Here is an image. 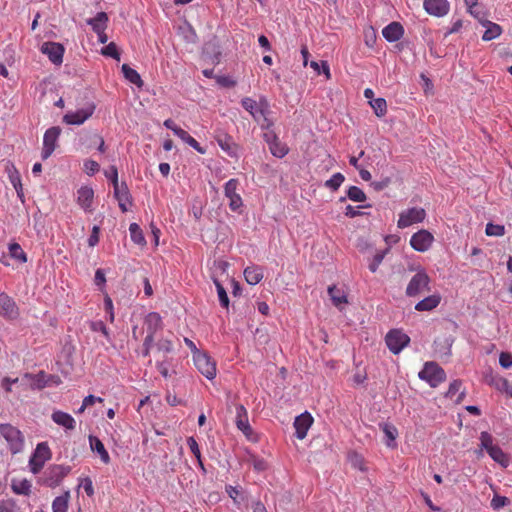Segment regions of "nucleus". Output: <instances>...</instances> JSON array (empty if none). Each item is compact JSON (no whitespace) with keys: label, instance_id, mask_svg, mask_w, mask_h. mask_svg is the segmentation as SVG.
<instances>
[{"label":"nucleus","instance_id":"nucleus-1","mask_svg":"<svg viewBox=\"0 0 512 512\" xmlns=\"http://www.w3.org/2000/svg\"><path fill=\"white\" fill-rule=\"evenodd\" d=\"M71 467L63 464H52L39 476L37 483L49 488L59 486L70 473Z\"/></svg>","mask_w":512,"mask_h":512},{"label":"nucleus","instance_id":"nucleus-2","mask_svg":"<svg viewBox=\"0 0 512 512\" xmlns=\"http://www.w3.org/2000/svg\"><path fill=\"white\" fill-rule=\"evenodd\" d=\"M0 435L7 441L12 454H17L23 450L24 436L18 428L11 424H1Z\"/></svg>","mask_w":512,"mask_h":512},{"label":"nucleus","instance_id":"nucleus-3","mask_svg":"<svg viewBox=\"0 0 512 512\" xmlns=\"http://www.w3.org/2000/svg\"><path fill=\"white\" fill-rule=\"evenodd\" d=\"M431 279L424 269H419L411 278L406 288L408 297H417L424 292L430 291Z\"/></svg>","mask_w":512,"mask_h":512},{"label":"nucleus","instance_id":"nucleus-4","mask_svg":"<svg viewBox=\"0 0 512 512\" xmlns=\"http://www.w3.org/2000/svg\"><path fill=\"white\" fill-rule=\"evenodd\" d=\"M52 457V452L47 442L37 444L35 451L29 459V468L33 474H38L45 463Z\"/></svg>","mask_w":512,"mask_h":512},{"label":"nucleus","instance_id":"nucleus-5","mask_svg":"<svg viewBox=\"0 0 512 512\" xmlns=\"http://www.w3.org/2000/svg\"><path fill=\"white\" fill-rule=\"evenodd\" d=\"M418 376L428 382L431 387H437L446 379L445 371L435 362H426Z\"/></svg>","mask_w":512,"mask_h":512},{"label":"nucleus","instance_id":"nucleus-6","mask_svg":"<svg viewBox=\"0 0 512 512\" xmlns=\"http://www.w3.org/2000/svg\"><path fill=\"white\" fill-rule=\"evenodd\" d=\"M385 342L388 349L393 354H399L410 343V337L399 329L390 330L386 337Z\"/></svg>","mask_w":512,"mask_h":512},{"label":"nucleus","instance_id":"nucleus-7","mask_svg":"<svg viewBox=\"0 0 512 512\" xmlns=\"http://www.w3.org/2000/svg\"><path fill=\"white\" fill-rule=\"evenodd\" d=\"M193 361L197 370L207 379L212 380L216 377V362L206 352L202 351L194 355Z\"/></svg>","mask_w":512,"mask_h":512},{"label":"nucleus","instance_id":"nucleus-8","mask_svg":"<svg viewBox=\"0 0 512 512\" xmlns=\"http://www.w3.org/2000/svg\"><path fill=\"white\" fill-rule=\"evenodd\" d=\"M95 109V103L89 102L77 111H70L66 113L63 116V122L68 125H81L93 115Z\"/></svg>","mask_w":512,"mask_h":512},{"label":"nucleus","instance_id":"nucleus-9","mask_svg":"<svg viewBox=\"0 0 512 512\" xmlns=\"http://www.w3.org/2000/svg\"><path fill=\"white\" fill-rule=\"evenodd\" d=\"M426 217L423 208L413 207L400 213L397 226L401 229L409 227L413 224L422 222Z\"/></svg>","mask_w":512,"mask_h":512},{"label":"nucleus","instance_id":"nucleus-10","mask_svg":"<svg viewBox=\"0 0 512 512\" xmlns=\"http://www.w3.org/2000/svg\"><path fill=\"white\" fill-rule=\"evenodd\" d=\"M239 187V180L232 178L225 183L224 195L229 199V208L233 212H239L243 205L242 198L237 192Z\"/></svg>","mask_w":512,"mask_h":512},{"label":"nucleus","instance_id":"nucleus-11","mask_svg":"<svg viewBox=\"0 0 512 512\" xmlns=\"http://www.w3.org/2000/svg\"><path fill=\"white\" fill-rule=\"evenodd\" d=\"M242 107L248 111L251 116L259 121V115L269 113V103L266 98L262 97L259 101H256L250 97H245L241 101Z\"/></svg>","mask_w":512,"mask_h":512},{"label":"nucleus","instance_id":"nucleus-12","mask_svg":"<svg viewBox=\"0 0 512 512\" xmlns=\"http://www.w3.org/2000/svg\"><path fill=\"white\" fill-rule=\"evenodd\" d=\"M434 242V236L428 230L422 229L410 238L411 247L418 252H426Z\"/></svg>","mask_w":512,"mask_h":512},{"label":"nucleus","instance_id":"nucleus-13","mask_svg":"<svg viewBox=\"0 0 512 512\" xmlns=\"http://www.w3.org/2000/svg\"><path fill=\"white\" fill-rule=\"evenodd\" d=\"M61 134V129L54 126L46 130L43 137L42 159L49 158L57 146V140Z\"/></svg>","mask_w":512,"mask_h":512},{"label":"nucleus","instance_id":"nucleus-14","mask_svg":"<svg viewBox=\"0 0 512 512\" xmlns=\"http://www.w3.org/2000/svg\"><path fill=\"white\" fill-rule=\"evenodd\" d=\"M19 308L16 302L6 293H0V315L6 319L14 320L19 317Z\"/></svg>","mask_w":512,"mask_h":512},{"label":"nucleus","instance_id":"nucleus-15","mask_svg":"<svg viewBox=\"0 0 512 512\" xmlns=\"http://www.w3.org/2000/svg\"><path fill=\"white\" fill-rule=\"evenodd\" d=\"M64 51L63 45L57 42H45L41 46V52L47 55L55 65H60L63 62Z\"/></svg>","mask_w":512,"mask_h":512},{"label":"nucleus","instance_id":"nucleus-16","mask_svg":"<svg viewBox=\"0 0 512 512\" xmlns=\"http://www.w3.org/2000/svg\"><path fill=\"white\" fill-rule=\"evenodd\" d=\"M423 7L429 15L443 17L449 12L450 5L447 0H424Z\"/></svg>","mask_w":512,"mask_h":512},{"label":"nucleus","instance_id":"nucleus-17","mask_svg":"<svg viewBox=\"0 0 512 512\" xmlns=\"http://www.w3.org/2000/svg\"><path fill=\"white\" fill-rule=\"evenodd\" d=\"M313 417L309 412H304L297 416L294 421L296 437L300 440L307 436L308 430L313 424Z\"/></svg>","mask_w":512,"mask_h":512},{"label":"nucleus","instance_id":"nucleus-18","mask_svg":"<svg viewBox=\"0 0 512 512\" xmlns=\"http://www.w3.org/2000/svg\"><path fill=\"white\" fill-rule=\"evenodd\" d=\"M236 426L249 440H252L253 430L248 421V413L241 404L236 406Z\"/></svg>","mask_w":512,"mask_h":512},{"label":"nucleus","instance_id":"nucleus-19","mask_svg":"<svg viewBox=\"0 0 512 512\" xmlns=\"http://www.w3.org/2000/svg\"><path fill=\"white\" fill-rule=\"evenodd\" d=\"M77 204L85 211L92 212L94 191L91 187L82 186L77 190Z\"/></svg>","mask_w":512,"mask_h":512},{"label":"nucleus","instance_id":"nucleus-20","mask_svg":"<svg viewBox=\"0 0 512 512\" xmlns=\"http://www.w3.org/2000/svg\"><path fill=\"white\" fill-rule=\"evenodd\" d=\"M215 140L217 141L220 148L229 156H237V145L235 144L232 136L224 131H217L215 134Z\"/></svg>","mask_w":512,"mask_h":512},{"label":"nucleus","instance_id":"nucleus-21","mask_svg":"<svg viewBox=\"0 0 512 512\" xmlns=\"http://www.w3.org/2000/svg\"><path fill=\"white\" fill-rule=\"evenodd\" d=\"M328 294L333 305L339 310H343L344 306L348 304L347 294L343 289L338 288L336 285L328 287Z\"/></svg>","mask_w":512,"mask_h":512},{"label":"nucleus","instance_id":"nucleus-22","mask_svg":"<svg viewBox=\"0 0 512 512\" xmlns=\"http://www.w3.org/2000/svg\"><path fill=\"white\" fill-rule=\"evenodd\" d=\"M403 34V26L398 22H391L382 30L383 37L389 42L398 41Z\"/></svg>","mask_w":512,"mask_h":512},{"label":"nucleus","instance_id":"nucleus-23","mask_svg":"<svg viewBox=\"0 0 512 512\" xmlns=\"http://www.w3.org/2000/svg\"><path fill=\"white\" fill-rule=\"evenodd\" d=\"M52 420L59 426L67 430H74L76 426L75 419L68 413L63 411H54L51 415Z\"/></svg>","mask_w":512,"mask_h":512},{"label":"nucleus","instance_id":"nucleus-24","mask_svg":"<svg viewBox=\"0 0 512 512\" xmlns=\"http://www.w3.org/2000/svg\"><path fill=\"white\" fill-rule=\"evenodd\" d=\"M244 277L248 284L256 285L261 282L264 277L263 269L257 265L248 266L244 270Z\"/></svg>","mask_w":512,"mask_h":512},{"label":"nucleus","instance_id":"nucleus-25","mask_svg":"<svg viewBox=\"0 0 512 512\" xmlns=\"http://www.w3.org/2000/svg\"><path fill=\"white\" fill-rule=\"evenodd\" d=\"M441 302V296L439 294H432L415 305L417 311H431L436 308Z\"/></svg>","mask_w":512,"mask_h":512},{"label":"nucleus","instance_id":"nucleus-26","mask_svg":"<svg viewBox=\"0 0 512 512\" xmlns=\"http://www.w3.org/2000/svg\"><path fill=\"white\" fill-rule=\"evenodd\" d=\"M148 334H153L162 328V318L157 312L149 313L144 320Z\"/></svg>","mask_w":512,"mask_h":512},{"label":"nucleus","instance_id":"nucleus-27","mask_svg":"<svg viewBox=\"0 0 512 512\" xmlns=\"http://www.w3.org/2000/svg\"><path fill=\"white\" fill-rule=\"evenodd\" d=\"M174 134L200 154L206 153V150L184 129L178 127Z\"/></svg>","mask_w":512,"mask_h":512},{"label":"nucleus","instance_id":"nucleus-28","mask_svg":"<svg viewBox=\"0 0 512 512\" xmlns=\"http://www.w3.org/2000/svg\"><path fill=\"white\" fill-rule=\"evenodd\" d=\"M482 25L486 27V30L482 36V39L484 41H490L497 37H499L502 33V28L500 25L493 23L491 21H484L482 22Z\"/></svg>","mask_w":512,"mask_h":512},{"label":"nucleus","instance_id":"nucleus-29","mask_svg":"<svg viewBox=\"0 0 512 512\" xmlns=\"http://www.w3.org/2000/svg\"><path fill=\"white\" fill-rule=\"evenodd\" d=\"M90 446L93 451H96L103 463L108 464L110 462V456L104 447V444L97 437H90Z\"/></svg>","mask_w":512,"mask_h":512},{"label":"nucleus","instance_id":"nucleus-30","mask_svg":"<svg viewBox=\"0 0 512 512\" xmlns=\"http://www.w3.org/2000/svg\"><path fill=\"white\" fill-rule=\"evenodd\" d=\"M108 16L105 12H99L94 18L87 20V23L92 26L94 32H102L106 30Z\"/></svg>","mask_w":512,"mask_h":512},{"label":"nucleus","instance_id":"nucleus-31","mask_svg":"<svg viewBox=\"0 0 512 512\" xmlns=\"http://www.w3.org/2000/svg\"><path fill=\"white\" fill-rule=\"evenodd\" d=\"M69 499V491H65L62 495L56 497L52 502V512H67Z\"/></svg>","mask_w":512,"mask_h":512},{"label":"nucleus","instance_id":"nucleus-32","mask_svg":"<svg viewBox=\"0 0 512 512\" xmlns=\"http://www.w3.org/2000/svg\"><path fill=\"white\" fill-rule=\"evenodd\" d=\"M31 482L27 479L12 480L11 488L18 495H29L31 493Z\"/></svg>","mask_w":512,"mask_h":512},{"label":"nucleus","instance_id":"nucleus-33","mask_svg":"<svg viewBox=\"0 0 512 512\" xmlns=\"http://www.w3.org/2000/svg\"><path fill=\"white\" fill-rule=\"evenodd\" d=\"M122 72L124 74V77L129 81L131 82L132 84L138 86V87H142L143 86V81L141 79V76L139 75V73L134 70L133 68H131L128 64H123L122 65Z\"/></svg>","mask_w":512,"mask_h":512},{"label":"nucleus","instance_id":"nucleus-34","mask_svg":"<svg viewBox=\"0 0 512 512\" xmlns=\"http://www.w3.org/2000/svg\"><path fill=\"white\" fill-rule=\"evenodd\" d=\"M114 196L118 202H132V197L125 182L113 186Z\"/></svg>","mask_w":512,"mask_h":512},{"label":"nucleus","instance_id":"nucleus-35","mask_svg":"<svg viewBox=\"0 0 512 512\" xmlns=\"http://www.w3.org/2000/svg\"><path fill=\"white\" fill-rule=\"evenodd\" d=\"M380 427L387 438L386 445L394 448L396 446L395 439L398 435L396 427L388 423L380 424Z\"/></svg>","mask_w":512,"mask_h":512},{"label":"nucleus","instance_id":"nucleus-36","mask_svg":"<svg viewBox=\"0 0 512 512\" xmlns=\"http://www.w3.org/2000/svg\"><path fill=\"white\" fill-rule=\"evenodd\" d=\"M8 251L11 258L17 260L20 263L27 262V254L18 243H10L8 246Z\"/></svg>","mask_w":512,"mask_h":512},{"label":"nucleus","instance_id":"nucleus-37","mask_svg":"<svg viewBox=\"0 0 512 512\" xmlns=\"http://www.w3.org/2000/svg\"><path fill=\"white\" fill-rule=\"evenodd\" d=\"M131 240L138 245H145L146 240L143 235L142 229L137 223H131L129 226Z\"/></svg>","mask_w":512,"mask_h":512},{"label":"nucleus","instance_id":"nucleus-38","mask_svg":"<svg viewBox=\"0 0 512 512\" xmlns=\"http://www.w3.org/2000/svg\"><path fill=\"white\" fill-rule=\"evenodd\" d=\"M489 456L498 464L503 467H507L509 464V459L507 455L503 452V450L497 445L494 449H491L488 452Z\"/></svg>","mask_w":512,"mask_h":512},{"label":"nucleus","instance_id":"nucleus-39","mask_svg":"<svg viewBox=\"0 0 512 512\" xmlns=\"http://www.w3.org/2000/svg\"><path fill=\"white\" fill-rule=\"evenodd\" d=\"M270 152L273 156L283 158L288 154V147L283 144L279 139L269 145Z\"/></svg>","mask_w":512,"mask_h":512},{"label":"nucleus","instance_id":"nucleus-40","mask_svg":"<svg viewBox=\"0 0 512 512\" xmlns=\"http://www.w3.org/2000/svg\"><path fill=\"white\" fill-rule=\"evenodd\" d=\"M370 106L378 117H383L387 113V103L384 98H377L369 101Z\"/></svg>","mask_w":512,"mask_h":512},{"label":"nucleus","instance_id":"nucleus-41","mask_svg":"<svg viewBox=\"0 0 512 512\" xmlns=\"http://www.w3.org/2000/svg\"><path fill=\"white\" fill-rule=\"evenodd\" d=\"M347 197L354 202H364L367 199L364 191L357 186H350L348 188Z\"/></svg>","mask_w":512,"mask_h":512},{"label":"nucleus","instance_id":"nucleus-42","mask_svg":"<svg viewBox=\"0 0 512 512\" xmlns=\"http://www.w3.org/2000/svg\"><path fill=\"white\" fill-rule=\"evenodd\" d=\"M5 171L8 174V178L13 186H20L21 176L18 170L12 163H7L5 166Z\"/></svg>","mask_w":512,"mask_h":512},{"label":"nucleus","instance_id":"nucleus-43","mask_svg":"<svg viewBox=\"0 0 512 512\" xmlns=\"http://www.w3.org/2000/svg\"><path fill=\"white\" fill-rule=\"evenodd\" d=\"M345 177L342 173H335L330 179L325 182V187L331 189L332 191L338 190L341 184L344 182Z\"/></svg>","mask_w":512,"mask_h":512},{"label":"nucleus","instance_id":"nucleus-44","mask_svg":"<svg viewBox=\"0 0 512 512\" xmlns=\"http://www.w3.org/2000/svg\"><path fill=\"white\" fill-rule=\"evenodd\" d=\"M187 445H188L190 451L192 452V454L196 457V459L199 463V466L202 469H204L203 462L201 459V452H200L199 445H198L196 439L194 437H188Z\"/></svg>","mask_w":512,"mask_h":512},{"label":"nucleus","instance_id":"nucleus-45","mask_svg":"<svg viewBox=\"0 0 512 512\" xmlns=\"http://www.w3.org/2000/svg\"><path fill=\"white\" fill-rule=\"evenodd\" d=\"M487 236L501 237L505 234V227L500 224L488 223L485 228Z\"/></svg>","mask_w":512,"mask_h":512},{"label":"nucleus","instance_id":"nucleus-46","mask_svg":"<svg viewBox=\"0 0 512 512\" xmlns=\"http://www.w3.org/2000/svg\"><path fill=\"white\" fill-rule=\"evenodd\" d=\"M480 446L482 449L486 450L487 453L494 449L497 445L493 444V437L490 433L484 431L480 434Z\"/></svg>","mask_w":512,"mask_h":512},{"label":"nucleus","instance_id":"nucleus-47","mask_svg":"<svg viewBox=\"0 0 512 512\" xmlns=\"http://www.w3.org/2000/svg\"><path fill=\"white\" fill-rule=\"evenodd\" d=\"M310 67L313 68L317 74L323 73L326 79L329 80L331 78L330 68L327 61H321L320 64L316 61H312L310 63Z\"/></svg>","mask_w":512,"mask_h":512},{"label":"nucleus","instance_id":"nucleus-48","mask_svg":"<svg viewBox=\"0 0 512 512\" xmlns=\"http://www.w3.org/2000/svg\"><path fill=\"white\" fill-rule=\"evenodd\" d=\"M214 283H215V286L217 289L218 298H219V302H220L221 306L224 308H228L229 298H228L225 288L218 280H214Z\"/></svg>","mask_w":512,"mask_h":512},{"label":"nucleus","instance_id":"nucleus-49","mask_svg":"<svg viewBox=\"0 0 512 512\" xmlns=\"http://www.w3.org/2000/svg\"><path fill=\"white\" fill-rule=\"evenodd\" d=\"M510 503L509 498L495 494L491 500V507L494 510H499Z\"/></svg>","mask_w":512,"mask_h":512},{"label":"nucleus","instance_id":"nucleus-50","mask_svg":"<svg viewBox=\"0 0 512 512\" xmlns=\"http://www.w3.org/2000/svg\"><path fill=\"white\" fill-rule=\"evenodd\" d=\"M387 250L386 251H381V252H377L374 257H373V260L372 262L369 264V270L371 272H376L379 265L382 263L384 257H385V254H386Z\"/></svg>","mask_w":512,"mask_h":512},{"label":"nucleus","instance_id":"nucleus-51","mask_svg":"<svg viewBox=\"0 0 512 512\" xmlns=\"http://www.w3.org/2000/svg\"><path fill=\"white\" fill-rule=\"evenodd\" d=\"M102 54L115 59H119L120 55L115 43L111 42L102 49Z\"/></svg>","mask_w":512,"mask_h":512},{"label":"nucleus","instance_id":"nucleus-52","mask_svg":"<svg viewBox=\"0 0 512 512\" xmlns=\"http://www.w3.org/2000/svg\"><path fill=\"white\" fill-rule=\"evenodd\" d=\"M157 349L163 353H170L173 350V343L169 339H160L157 342Z\"/></svg>","mask_w":512,"mask_h":512},{"label":"nucleus","instance_id":"nucleus-53","mask_svg":"<svg viewBox=\"0 0 512 512\" xmlns=\"http://www.w3.org/2000/svg\"><path fill=\"white\" fill-rule=\"evenodd\" d=\"M90 328L94 332H101L106 338L109 337V332L103 321H94L90 324Z\"/></svg>","mask_w":512,"mask_h":512},{"label":"nucleus","instance_id":"nucleus-54","mask_svg":"<svg viewBox=\"0 0 512 512\" xmlns=\"http://www.w3.org/2000/svg\"><path fill=\"white\" fill-rule=\"evenodd\" d=\"M84 169L88 175H94L100 169L99 164L94 160H87L84 162Z\"/></svg>","mask_w":512,"mask_h":512},{"label":"nucleus","instance_id":"nucleus-55","mask_svg":"<svg viewBox=\"0 0 512 512\" xmlns=\"http://www.w3.org/2000/svg\"><path fill=\"white\" fill-rule=\"evenodd\" d=\"M105 176L111 180L113 186L120 184L118 182V170L116 166L112 165L108 170L105 171Z\"/></svg>","mask_w":512,"mask_h":512},{"label":"nucleus","instance_id":"nucleus-56","mask_svg":"<svg viewBox=\"0 0 512 512\" xmlns=\"http://www.w3.org/2000/svg\"><path fill=\"white\" fill-rule=\"evenodd\" d=\"M226 492L229 495V497L234 501L235 504L239 505L240 501L238 500V497L240 496L241 492L238 489V487L227 485L226 486Z\"/></svg>","mask_w":512,"mask_h":512},{"label":"nucleus","instance_id":"nucleus-57","mask_svg":"<svg viewBox=\"0 0 512 512\" xmlns=\"http://www.w3.org/2000/svg\"><path fill=\"white\" fill-rule=\"evenodd\" d=\"M99 233H100V228L98 226H94L92 228V231H91V234L88 238V245L90 247H94L98 244L99 242Z\"/></svg>","mask_w":512,"mask_h":512},{"label":"nucleus","instance_id":"nucleus-58","mask_svg":"<svg viewBox=\"0 0 512 512\" xmlns=\"http://www.w3.org/2000/svg\"><path fill=\"white\" fill-rule=\"evenodd\" d=\"M499 363L503 368H509L512 366V354L508 352H502L499 356Z\"/></svg>","mask_w":512,"mask_h":512},{"label":"nucleus","instance_id":"nucleus-59","mask_svg":"<svg viewBox=\"0 0 512 512\" xmlns=\"http://www.w3.org/2000/svg\"><path fill=\"white\" fill-rule=\"evenodd\" d=\"M0 512H16V504L12 500H3L0 502Z\"/></svg>","mask_w":512,"mask_h":512},{"label":"nucleus","instance_id":"nucleus-60","mask_svg":"<svg viewBox=\"0 0 512 512\" xmlns=\"http://www.w3.org/2000/svg\"><path fill=\"white\" fill-rule=\"evenodd\" d=\"M104 308L105 311L109 314L110 322L114 321V311H113V302L109 296H106L104 300Z\"/></svg>","mask_w":512,"mask_h":512},{"label":"nucleus","instance_id":"nucleus-61","mask_svg":"<svg viewBox=\"0 0 512 512\" xmlns=\"http://www.w3.org/2000/svg\"><path fill=\"white\" fill-rule=\"evenodd\" d=\"M391 183V179L389 177H386L384 179H382L381 181H375L371 184V186L376 190V191H381L383 189H385L386 187H388Z\"/></svg>","mask_w":512,"mask_h":512},{"label":"nucleus","instance_id":"nucleus-62","mask_svg":"<svg viewBox=\"0 0 512 512\" xmlns=\"http://www.w3.org/2000/svg\"><path fill=\"white\" fill-rule=\"evenodd\" d=\"M90 138L93 144H98V150L103 153L105 151V142L103 137L95 133L91 135Z\"/></svg>","mask_w":512,"mask_h":512},{"label":"nucleus","instance_id":"nucleus-63","mask_svg":"<svg viewBox=\"0 0 512 512\" xmlns=\"http://www.w3.org/2000/svg\"><path fill=\"white\" fill-rule=\"evenodd\" d=\"M94 282H95V285H97L99 287H102V286L105 285L106 278H105L104 271L102 269H97L96 270L95 277H94Z\"/></svg>","mask_w":512,"mask_h":512},{"label":"nucleus","instance_id":"nucleus-64","mask_svg":"<svg viewBox=\"0 0 512 512\" xmlns=\"http://www.w3.org/2000/svg\"><path fill=\"white\" fill-rule=\"evenodd\" d=\"M461 386H462L461 381H459V380L453 381L449 386L447 394L450 397H453L461 389Z\"/></svg>","mask_w":512,"mask_h":512}]
</instances>
